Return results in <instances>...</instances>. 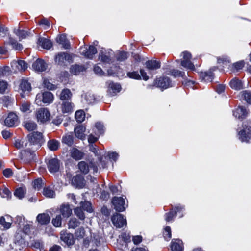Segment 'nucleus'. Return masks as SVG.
<instances>
[{"mask_svg":"<svg viewBox=\"0 0 251 251\" xmlns=\"http://www.w3.org/2000/svg\"><path fill=\"white\" fill-rule=\"evenodd\" d=\"M75 116L76 121L78 123H81L85 119V114L83 110H78L75 112Z\"/></svg>","mask_w":251,"mask_h":251,"instance_id":"79ce46f5","label":"nucleus"},{"mask_svg":"<svg viewBox=\"0 0 251 251\" xmlns=\"http://www.w3.org/2000/svg\"><path fill=\"white\" fill-rule=\"evenodd\" d=\"M38 44L43 48L50 49L52 47V43L50 40L44 37H40L38 39Z\"/></svg>","mask_w":251,"mask_h":251,"instance_id":"c756f323","label":"nucleus"},{"mask_svg":"<svg viewBox=\"0 0 251 251\" xmlns=\"http://www.w3.org/2000/svg\"><path fill=\"white\" fill-rule=\"evenodd\" d=\"M95 127L98 130V133L99 134H102L104 132V126L102 123L100 122H97L95 124Z\"/></svg>","mask_w":251,"mask_h":251,"instance_id":"bf43d9fd","label":"nucleus"},{"mask_svg":"<svg viewBox=\"0 0 251 251\" xmlns=\"http://www.w3.org/2000/svg\"><path fill=\"white\" fill-rule=\"evenodd\" d=\"M15 33L19 37L20 39H25L29 35V34L27 32L20 29H17L15 30Z\"/></svg>","mask_w":251,"mask_h":251,"instance_id":"8fccbe9b","label":"nucleus"},{"mask_svg":"<svg viewBox=\"0 0 251 251\" xmlns=\"http://www.w3.org/2000/svg\"><path fill=\"white\" fill-rule=\"evenodd\" d=\"M146 66L149 70H154L160 68V63L156 60H149L146 62Z\"/></svg>","mask_w":251,"mask_h":251,"instance_id":"c85d7f7f","label":"nucleus"},{"mask_svg":"<svg viewBox=\"0 0 251 251\" xmlns=\"http://www.w3.org/2000/svg\"><path fill=\"white\" fill-rule=\"evenodd\" d=\"M18 123V116L13 112L9 113L4 120L5 125L9 127L17 125Z\"/></svg>","mask_w":251,"mask_h":251,"instance_id":"423d86ee","label":"nucleus"},{"mask_svg":"<svg viewBox=\"0 0 251 251\" xmlns=\"http://www.w3.org/2000/svg\"><path fill=\"white\" fill-rule=\"evenodd\" d=\"M239 138L242 142H249L251 139V128H247L240 131L238 134Z\"/></svg>","mask_w":251,"mask_h":251,"instance_id":"ddd939ff","label":"nucleus"},{"mask_svg":"<svg viewBox=\"0 0 251 251\" xmlns=\"http://www.w3.org/2000/svg\"><path fill=\"white\" fill-rule=\"evenodd\" d=\"M242 98H243L248 103L251 104V93L247 91H244L241 92Z\"/></svg>","mask_w":251,"mask_h":251,"instance_id":"49530a36","label":"nucleus"},{"mask_svg":"<svg viewBox=\"0 0 251 251\" xmlns=\"http://www.w3.org/2000/svg\"><path fill=\"white\" fill-rule=\"evenodd\" d=\"M71 97V92L68 89H63L60 94V99L62 100H68L70 99Z\"/></svg>","mask_w":251,"mask_h":251,"instance_id":"f704fd0d","label":"nucleus"},{"mask_svg":"<svg viewBox=\"0 0 251 251\" xmlns=\"http://www.w3.org/2000/svg\"><path fill=\"white\" fill-rule=\"evenodd\" d=\"M62 142L63 143L71 146L73 145L74 142L73 137L72 135H65L63 137Z\"/></svg>","mask_w":251,"mask_h":251,"instance_id":"4c0bfd02","label":"nucleus"},{"mask_svg":"<svg viewBox=\"0 0 251 251\" xmlns=\"http://www.w3.org/2000/svg\"><path fill=\"white\" fill-rule=\"evenodd\" d=\"M60 167L59 161L57 159L52 158L48 163V168L51 173H55L59 171Z\"/></svg>","mask_w":251,"mask_h":251,"instance_id":"2eb2a0df","label":"nucleus"},{"mask_svg":"<svg viewBox=\"0 0 251 251\" xmlns=\"http://www.w3.org/2000/svg\"><path fill=\"white\" fill-rule=\"evenodd\" d=\"M71 156L75 160H78L82 158L83 156V153L78 150L75 148H73L71 151Z\"/></svg>","mask_w":251,"mask_h":251,"instance_id":"72a5a7b5","label":"nucleus"},{"mask_svg":"<svg viewBox=\"0 0 251 251\" xmlns=\"http://www.w3.org/2000/svg\"><path fill=\"white\" fill-rule=\"evenodd\" d=\"M182 55L183 56V58L181 61V65L188 69L191 70H195L194 65L190 61V59L192 58L191 53L187 51H185L182 53Z\"/></svg>","mask_w":251,"mask_h":251,"instance_id":"7ed1b4c3","label":"nucleus"},{"mask_svg":"<svg viewBox=\"0 0 251 251\" xmlns=\"http://www.w3.org/2000/svg\"><path fill=\"white\" fill-rule=\"evenodd\" d=\"M60 239L68 245H73L74 243V236L72 234L66 232H61Z\"/></svg>","mask_w":251,"mask_h":251,"instance_id":"6ab92c4d","label":"nucleus"},{"mask_svg":"<svg viewBox=\"0 0 251 251\" xmlns=\"http://www.w3.org/2000/svg\"><path fill=\"white\" fill-rule=\"evenodd\" d=\"M11 66L15 72L24 71L27 68V64L23 60H14L11 62Z\"/></svg>","mask_w":251,"mask_h":251,"instance_id":"1a4fd4ad","label":"nucleus"},{"mask_svg":"<svg viewBox=\"0 0 251 251\" xmlns=\"http://www.w3.org/2000/svg\"><path fill=\"white\" fill-rule=\"evenodd\" d=\"M52 223L55 227L61 226L62 223L61 216L57 215L55 218L52 219Z\"/></svg>","mask_w":251,"mask_h":251,"instance_id":"6e6d98bb","label":"nucleus"},{"mask_svg":"<svg viewBox=\"0 0 251 251\" xmlns=\"http://www.w3.org/2000/svg\"><path fill=\"white\" fill-rule=\"evenodd\" d=\"M12 222V218L9 215L0 218V228L3 230H6L11 227Z\"/></svg>","mask_w":251,"mask_h":251,"instance_id":"9d476101","label":"nucleus"},{"mask_svg":"<svg viewBox=\"0 0 251 251\" xmlns=\"http://www.w3.org/2000/svg\"><path fill=\"white\" fill-rule=\"evenodd\" d=\"M25 192L26 190L25 188L20 187L15 190L14 195L19 199H21L25 196Z\"/></svg>","mask_w":251,"mask_h":251,"instance_id":"a19ab883","label":"nucleus"},{"mask_svg":"<svg viewBox=\"0 0 251 251\" xmlns=\"http://www.w3.org/2000/svg\"><path fill=\"white\" fill-rule=\"evenodd\" d=\"M50 220V216L46 213L39 214L37 216V220L41 225H47Z\"/></svg>","mask_w":251,"mask_h":251,"instance_id":"a878e982","label":"nucleus"},{"mask_svg":"<svg viewBox=\"0 0 251 251\" xmlns=\"http://www.w3.org/2000/svg\"><path fill=\"white\" fill-rule=\"evenodd\" d=\"M47 145L50 150L54 151L58 149L60 143L58 141L55 139H52L48 142Z\"/></svg>","mask_w":251,"mask_h":251,"instance_id":"7c9ffc66","label":"nucleus"},{"mask_svg":"<svg viewBox=\"0 0 251 251\" xmlns=\"http://www.w3.org/2000/svg\"><path fill=\"white\" fill-rule=\"evenodd\" d=\"M182 241L179 239H173L171 242V250L172 251H182Z\"/></svg>","mask_w":251,"mask_h":251,"instance_id":"b1692460","label":"nucleus"},{"mask_svg":"<svg viewBox=\"0 0 251 251\" xmlns=\"http://www.w3.org/2000/svg\"><path fill=\"white\" fill-rule=\"evenodd\" d=\"M43 181L41 179H37L33 183V185L35 189L39 190L42 186Z\"/></svg>","mask_w":251,"mask_h":251,"instance_id":"69168bd1","label":"nucleus"},{"mask_svg":"<svg viewBox=\"0 0 251 251\" xmlns=\"http://www.w3.org/2000/svg\"><path fill=\"white\" fill-rule=\"evenodd\" d=\"M154 85L157 87L162 89H167L170 86H171V82L168 77H163L156 79L154 81Z\"/></svg>","mask_w":251,"mask_h":251,"instance_id":"f8f14e48","label":"nucleus"},{"mask_svg":"<svg viewBox=\"0 0 251 251\" xmlns=\"http://www.w3.org/2000/svg\"><path fill=\"white\" fill-rule=\"evenodd\" d=\"M8 43L10 44L12 46V48L15 50H21L23 49V46L21 44L17 43L15 40L11 38H9Z\"/></svg>","mask_w":251,"mask_h":251,"instance_id":"58836bf2","label":"nucleus"},{"mask_svg":"<svg viewBox=\"0 0 251 251\" xmlns=\"http://www.w3.org/2000/svg\"><path fill=\"white\" fill-rule=\"evenodd\" d=\"M84 98L89 104L93 103L95 100V98L94 95L89 92L85 94L84 95Z\"/></svg>","mask_w":251,"mask_h":251,"instance_id":"5fc2aeb1","label":"nucleus"},{"mask_svg":"<svg viewBox=\"0 0 251 251\" xmlns=\"http://www.w3.org/2000/svg\"><path fill=\"white\" fill-rule=\"evenodd\" d=\"M171 74L172 75L174 76L175 77H183L185 75L184 72L179 71L178 70H174V69L171 71Z\"/></svg>","mask_w":251,"mask_h":251,"instance_id":"13d9d810","label":"nucleus"},{"mask_svg":"<svg viewBox=\"0 0 251 251\" xmlns=\"http://www.w3.org/2000/svg\"><path fill=\"white\" fill-rule=\"evenodd\" d=\"M230 86L233 89L236 90H240L243 88V85L242 82L239 79L234 78L229 83Z\"/></svg>","mask_w":251,"mask_h":251,"instance_id":"393cba45","label":"nucleus"},{"mask_svg":"<svg viewBox=\"0 0 251 251\" xmlns=\"http://www.w3.org/2000/svg\"><path fill=\"white\" fill-rule=\"evenodd\" d=\"M43 85L44 87L45 88H47V89L49 90H54L56 89V86L52 84H51L50 82L49 81V80L45 79L43 81Z\"/></svg>","mask_w":251,"mask_h":251,"instance_id":"0e129e2a","label":"nucleus"},{"mask_svg":"<svg viewBox=\"0 0 251 251\" xmlns=\"http://www.w3.org/2000/svg\"><path fill=\"white\" fill-rule=\"evenodd\" d=\"M99 59L102 62L104 63H109L111 61V56L104 54L102 52L100 54Z\"/></svg>","mask_w":251,"mask_h":251,"instance_id":"4d7b16f0","label":"nucleus"},{"mask_svg":"<svg viewBox=\"0 0 251 251\" xmlns=\"http://www.w3.org/2000/svg\"><path fill=\"white\" fill-rule=\"evenodd\" d=\"M20 89L22 91L21 95L24 97L25 93H28L31 90L30 83L25 79H22L20 83Z\"/></svg>","mask_w":251,"mask_h":251,"instance_id":"a211bd4d","label":"nucleus"},{"mask_svg":"<svg viewBox=\"0 0 251 251\" xmlns=\"http://www.w3.org/2000/svg\"><path fill=\"white\" fill-rule=\"evenodd\" d=\"M71 57L68 53L60 52L55 57V61L58 64H62L65 60H69Z\"/></svg>","mask_w":251,"mask_h":251,"instance_id":"5701e85b","label":"nucleus"},{"mask_svg":"<svg viewBox=\"0 0 251 251\" xmlns=\"http://www.w3.org/2000/svg\"><path fill=\"white\" fill-rule=\"evenodd\" d=\"M29 150H37L44 142L43 134L41 132H33L28 135Z\"/></svg>","mask_w":251,"mask_h":251,"instance_id":"f257e3e1","label":"nucleus"},{"mask_svg":"<svg viewBox=\"0 0 251 251\" xmlns=\"http://www.w3.org/2000/svg\"><path fill=\"white\" fill-rule=\"evenodd\" d=\"M244 62L243 61H240L237 62H236L232 64V71H238L241 69H242L244 66Z\"/></svg>","mask_w":251,"mask_h":251,"instance_id":"603ef678","label":"nucleus"},{"mask_svg":"<svg viewBox=\"0 0 251 251\" xmlns=\"http://www.w3.org/2000/svg\"><path fill=\"white\" fill-rule=\"evenodd\" d=\"M79 222L75 218H71L68 223L69 228L75 229L78 226Z\"/></svg>","mask_w":251,"mask_h":251,"instance_id":"3c124183","label":"nucleus"},{"mask_svg":"<svg viewBox=\"0 0 251 251\" xmlns=\"http://www.w3.org/2000/svg\"><path fill=\"white\" fill-rule=\"evenodd\" d=\"M247 114V111L243 106H239L237 109L233 111V115L238 119L245 118Z\"/></svg>","mask_w":251,"mask_h":251,"instance_id":"4be33fe9","label":"nucleus"},{"mask_svg":"<svg viewBox=\"0 0 251 251\" xmlns=\"http://www.w3.org/2000/svg\"><path fill=\"white\" fill-rule=\"evenodd\" d=\"M25 127L28 131H33L36 129L37 124L33 122H27L25 124Z\"/></svg>","mask_w":251,"mask_h":251,"instance_id":"09e8293b","label":"nucleus"},{"mask_svg":"<svg viewBox=\"0 0 251 251\" xmlns=\"http://www.w3.org/2000/svg\"><path fill=\"white\" fill-rule=\"evenodd\" d=\"M127 53L124 51H121L117 54V59L120 61H123L127 59Z\"/></svg>","mask_w":251,"mask_h":251,"instance_id":"680f3d73","label":"nucleus"},{"mask_svg":"<svg viewBox=\"0 0 251 251\" xmlns=\"http://www.w3.org/2000/svg\"><path fill=\"white\" fill-rule=\"evenodd\" d=\"M112 203L114 209L118 212H122L125 210V201L121 197H114L112 200Z\"/></svg>","mask_w":251,"mask_h":251,"instance_id":"39448f33","label":"nucleus"},{"mask_svg":"<svg viewBox=\"0 0 251 251\" xmlns=\"http://www.w3.org/2000/svg\"><path fill=\"white\" fill-rule=\"evenodd\" d=\"M111 221L117 228H122L126 226V220L121 214H114L111 217Z\"/></svg>","mask_w":251,"mask_h":251,"instance_id":"20e7f679","label":"nucleus"},{"mask_svg":"<svg viewBox=\"0 0 251 251\" xmlns=\"http://www.w3.org/2000/svg\"><path fill=\"white\" fill-rule=\"evenodd\" d=\"M79 170L81 172L86 174L89 172V167L87 164L84 161H81L78 164Z\"/></svg>","mask_w":251,"mask_h":251,"instance_id":"37998d69","label":"nucleus"},{"mask_svg":"<svg viewBox=\"0 0 251 251\" xmlns=\"http://www.w3.org/2000/svg\"><path fill=\"white\" fill-rule=\"evenodd\" d=\"M140 73L141 75L137 72H129L127 73V75L129 77L135 79H141V77H142L143 79L146 81L149 79V76L143 69H141Z\"/></svg>","mask_w":251,"mask_h":251,"instance_id":"9b49d317","label":"nucleus"},{"mask_svg":"<svg viewBox=\"0 0 251 251\" xmlns=\"http://www.w3.org/2000/svg\"><path fill=\"white\" fill-rule=\"evenodd\" d=\"M35 116L38 123L44 124L50 120V113L47 108H39L35 111Z\"/></svg>","mask_w":251,"mask_h":251,"instance_id":"f03ea898","label":"nucleus"},{"mask_svg":"<svg viewBox=\"0 0 251 251\" xmlns=\"http://www.w3.org/2000/svg\"><path fill=\"white\" fill-rule=\"evenodd\" d=\"M82 208L80 206L79 207H77L74 209L75 214L80 219L84 220L85 218L84 213L83 211Z\"/></svg>","mask_w":251,"mask_h":251,"instance_id":"c03bdc74","label":"nucleus"},{"mask_svg":"<svg viewBox=\"0 0 251 251\" xmlns=\"http://www.w3.org/2000/svg\"><path fill=\"white\" fill-rule=\"evenodd\" d=\"M86 130V127L82 125L77 126L74 129L75 137L81 140H85L86 135L85 133Z\"/></svg>","mask_w":251,"mask_h":251,"instance_id":"4468645a","label":"nucleus"},{"mask_svg":"<svg viewBox=\"0 0 251 251\" xmlns=\"http://www.w3.org/2000/svg\"><path fill=\"white\" fill-rule=\"evenodd\" d=\"M60 212L64 218H68L72 213V210L70 205L68 204H63L60 207Z\"/></svg>","mask_w":251,"mask_h":251,"instance_id":"bb28decb","label":"nucleus"},{"mask_svg":"<svg viewBox=\"0 0 251 251\" xmlns=\"http://www.w3.org/2000/svg\"><path fill=\"white\" fill-rule=\"evenodd\" d=\"M200 78L202 81L205 82H211L212 81L214 77V75L210 70L208 72H201L199 74Z\"/></svg>","mask_w":251,"mask_h":251,"instance_id":"412c9836","label":"nucleus"},{"mask_svg":"<svg viewBox=\"0 0 251 251\" xmlns=\"http://www.w3.org/2000/svg\"><path fill=\"white\" fill-rule=\"evenodd\" d=\"M35 150H32V151H24L22 152V155L23 158L26 159L27 161H30L34 159V151Z\"/></svg>","mask_w":251,"mask_h":251,"instance_id":"473e14b6","label":"nucleus"},{"mask_svg":"<svg viewBox=\"0 0 251 251\" xmlns=\"http://www.w3.org/2000/svg\"><path fill=\"white\" fill-rule=\"evenodd\" d=\"M164 237L166 240H169L171 238V230L169 226H166L164 229Z\"/></svg>","mask_w":251,"mask_h":251,"instance_id":"e2e57ef3","label":"nucleus"},{"mask_svg":"<svg viewBox=\"0 0 251 251\" xmlns=\"http://www.w3.org/2000/svg\"><path fill=\"white\" fill-rule=\"evenodd\" d=\"M33 69L38 72H42L46 70L48 64L41 59H37L32 64Z\"/></svg>","mask_w":251,"mask_h":251,"instance_id":"6e6552de","label":"nucleus"},{"mask_svg":"<svg viewBox=\"0 0 251 251\" xmlns=\"http://www.w3.org/2000/svg\"><path fill=\"white\" fill-rule=\"evenodd\" d=\"M72 103L69 101H64L61 105V110L63 113H69L72 111Z\"/></svg>","mask_w":251,"mask_h":251,"instance_id":"2f4dec72","label":"nucleus"},{"mask_svg":"<svg viewBox=\"0 0 251 251\" xmlns=\"http://www.w3.org/2000/svg\"><path fill=\"white\" fill-rule=\"evenodd\" d=\"M44 103H50L53 101V95L50 92H44Z\"/></svg>","mask_w":251,"mask_h":251,"instance_id":"e433bc0d","label":"nucleus"},{"mask_svg":"<svg viewBox=\"0 0 251 251\" xmlns=\"http://www.w3.org/2000/svg\"><path fill=\"white\" fill-rule=\"evenodd\" d=\"M8 88V84L6 81H0V93L3 94L5 92Z\"/></svg>","mask_w":251,"mask_h":251,"instance_id":"338daca9","label":"nucleus"},{"mask_svg":"<svg viewBox=\"0 0 251 251\" xmlns=\"http://www.w3.org/2000/svg\"><path fill=\"white\" fill-rule=\"evenodd\" d=\"M44 93L37 94L35 99V102L38 105H41L42 102L44 103Z\"/></svg>","mask_w":251,"mask_h":251,"instance_id":"052dcab7","label":"nucleus"},{"mask_svg":"<svg viewBox=\"0 0 251 251\" xmlns=\"http://www.w3.org/2000/svg\"><path fill=\"white\" fill-rule=\"evenodd\" d=\"M43 194L48 198H53L55 195V192L50 187L44 189Z\"/></svg>","mask_w":251,"mask_h":251,"instance_id":"ea45409f","label":"nucleus"},{"mask_svg":"<svg viewBox=\"0 0 251 251\" xmlns=\"http://www.w3.org/2000/svg\"><path fill=\"white\" fill-rule=\"evenodd\" d=\"M25 222V218L21 216H18L16 218L15 223L18 225L20 227L21 226L24 225Z\"/></svg>","mask_w":251,"mask_h":251,"instance_id":"774afa93","label":"nucleus"},{"mask_svg":"<svg viewBox=\"0 0 251 251\" xmlns=\"http://www.w3.org/2000/svg\"><path fill=\"white\" fill-rule=\"evenodd\" d=\"M56 41L59 44L62 45L65 49H69L70 47V44L69 41L66 38V36L64 34L60 35L56 38Z\"/></svg>","mask_w":251,"mask_h":251,"instance_id":"cd10ccee","label":"nucleus"},{"mask_svg":"<svg viewBox=\"0 0 251 251\" xmlns=\"http://www.w3.org/2000/svg\"><path fill=\"white\" fill-rule=\"evenodd\" d=\"M0 194L2 198L9 199L11 197L10 191L6 188L0 189Z\"/></svg>","mask_w":251,"mask_h":251,"instance_id":"de8ad7c7","label":"nucleus"},{"mask_svg":"<svg viewBox=\"0 0 251 251\" xmlns=\"http://www.w3.org/2000/svg\"><path fill=\"white\" fill-rule=\"evenodd\" d=\"M85 70V68L82 65H72L70 68V71L74 75H77L81 72H83Z\"/></svg>","mask_w":251,"mask_h":251,"instance_id":"c9c22d12","label":"nucleus"},{"mask_svg":"<svg viewBox=\"0 0 251 251\" xmlns=\"http://www.w3.org/2000/svg\"><path fill=\"white\" fill-rule=\"evenodd\" d=\"M184 209V207L180 205H178L175 207V211L173 209L168 213H166L165 219L166 221L170 222L173 220V218L176 216L177 212L181 211Z\"/></svg>","mask_w":251,"mask_h":251,"instance_id":"aec40b11","label":"nucleus"},{"mask_svg":"<svg viewBox=\"0 0 251 251\" xmlns=\"http://www.w3.org/2000/svg\"><path fill=\"white\" fill-rule=\"evenodd\" d=\"M97 52L96 48L93 46H90L89 48L85 46L82 47L80 49V53L89 59H92L93 55Z\"/></svg>","mask_w":251,"mask_h":251,"instance_id":"0eeeda50","label":"nucleus"},{"mask_svg":"<svg viewBox=\"0 0 251 251\" xmlns=\"http://www.w3.org/2000/svg\"><path fill=\"white\" fill-rule=\"evenodd\" d=\"M72 183L77 188H82L84 186L85 182L84 177L82 176L77 175L73 177Z\"/></svg>","mask_w":251,"mask_h":251,"instance_id":"dca6fc26","label":"nucleus"},{"mask_svg":"<svg viewBox=\"0 0 251 251\" xmlns=\"http://www.w3.org/2000/svg\"><path fill=\"white\" fill-rule=\"evenodd\" d=\"M108 83V92L110 96H113L119 92L121 89L120 84L115 83L112 82H107Z\"/></svg>","mask_w":251,"mask_h":251,"instance_id":"f3484780","label":"nucleus"},{"mask_svg":"<svg viewBox=\"0 0 251 251\" xmlns=\"http://www.w3.org/2000/svg\"><path fill=\"white\" fill-rule=\"evenodd\" d=\"M80 206H81L84 210H85L88 212L91 213L92 212L91 204L88 201H81L80 202Z\"/></svg>","mask_w":251,"mask_h":251,"instance_id":"a18cd8bd","label":"nucleus"},{"mask_svg":"<svg viewBox=\"0 0 251 251\" xmlns=\"http://www.w3.org/2000/svg\"><path fill=\"white\" fill-rule=\"evenodd\" d=\"M75 236L77 239H81L85 236V231L84 228L81 227L77 230L75 233Z\"/></svg>","mask_w":251,"mask_h":251,"instance_id":"864d4df0","label":"nucleus"}]
</instances>
